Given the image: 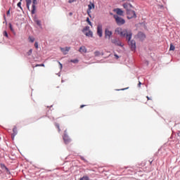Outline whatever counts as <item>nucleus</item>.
Here are the masks:
<instances>
[{
	"label": "nucleus",
	"instance_id": "obj_11",
	"mask_svg": "<svg viewBox=\"0 0 180 180\" xmlns=\"http://www.w3.org/2000/svg\"><path fill=\"white\" fill-rule=\"evenodd\" d=\"M16 134H18V128L16 127H14L13 129V134H11L13 140L15 139V136H16Z\"/></svg>",
	"mask_w": 180,
	"mask_h": 180
},
{
	"label": "nucleus",
	"instance_id": "obj_14",
	"mask_svg": "<svg viewBox=\"0 0 180 180\" xmlns=\"http://www.w3.org/2000/svg\"><path fill=\"white\" fill-rule=\"evenodd\" d=\"M86 36H87V37H93L94 36V33L92 32V31L89 30L87 32H86L84 34Z\"/></svg>",
	"mask_w": 180,
	"mask_h": 180
},
{
	"label": "nucleus",
	"instance_id": "obj_29",
	"mask_svg": "<svg viewBox=\"0 0 180 180\" xmlns=\"http://www.w3.org/2000/svg\"><path fill=\"white\" fill-rule=\"evenodd\" d=\"M9 27L11 32H15V30H13V27H12V24H9Z\"/></svg>",
	"mask_w": 180,
	"mask_h": 180
},
{
	"label": "nucleus",
	"instance_id": "obj_28",
	"mask_svg": "<svg viewBox=\"0 0 180 180\" xmlns=\"http://www.w3.org/2000/svg\"><path fill=\"white\" fill-rule=\"evenodd\" d=\"M17 6H18V8H20V9H22V2H18L17 4Z\"/></svg>",
	"mask_w": 180,
	"mask_h": 180
},
{
	"label": "nucleus",
	"instance_id": "obj_8",
	"mask_svg": "<svg viewBox=\"0 0 180 180\" xmlns=\"http://www.w3.org/2000/svg\"><path fill=\"white\" fill-rule=\"evenodd\" d=\"M111 42L115 44V46H119L120 47H122L123 45H122V42L120 41V40L117 39H115L111 40Z\"/></svg>",
	"mask_w": 180,
	"mask_h": 180
},
{
	"label": "nucleus",
	"instance_id": "obj_4",
	"mask_svg": "<svg viewBox=\"0 0 180 180\" xmlns=\"http://www.w3.org/2000/svg\"><path fill=\"white\" fill-rule=\"evenodd\" d=\"M123 8L126 9L127 12H129V11H132L133 9H134L133 5L129 3H124L123 4Z\"/></svg>",
	"mask_w": 180,
	"mask_h": 180
},
{
	"label": "nucleus",
	"instance_id": "obj_10",
	"mask_svg": "<svg viewBox=\"0 0 180 180\" xmlns=\"http://www.w3.org/2000/svg\"><path fill=\"white\" fill-rule=\"evenodd\" d=\"M112 31L109 30V29L106 28L105 30V37H108V39H110V37L112 36Z\"/></svg>",
	"mask_w": 180,
	"mask_h": 180
},
{
	"label": "nucleus",
	"instance_id": "obj_19",
	"mask_svg": "<svg viewBox=\"0 0 180 180\" xmlns=\"http://www.w3.org/2000/svg\"><path fill=\"white\" fill-rule=\"evenodd\" d=\"M83 33H86V32H89V27L86 26L82 30Z\"/></svg>",
	"mask_w": 180,
	"mask_h": 180
},
{
	"label": "nucleus",
	"instance_id": "obj_18",
	"mask_svg": "<svg viewBox=\"0 0 180 180\" xmlns=\"http://www.w3.org/2000/svg\"><path fill=\"white\" fill-rule=\"evenodd\" d=\"M34 21L35 22V23H37L38 26H41V22L37 18H35Z\"/></svg>",
	"mask_w": 180,
	"mask_h": 180
},
{
	"label": "nucleus",
	"instance_id": "obj_31",
	"mask_svg": "<svg viewBox=\"0 0 180 180\" xmlns=\"http://www.w3.org/2000/svg\"><path fill=\"white\" fill-rule=\"evenodd\" d=\"M35 67H44V64H37Z\"/></svg>",
	"mask_w": 180,
	"mask_h": 180
},
{
	"label": "nucleus",
	"instance_id": "obj_32",
	"mask_svg": "<svg viewBox=\"0 0 180 180\" xmlns=\"http://www.w3.org/2000/svg\"><path fill=\"white\" fill-rule=\"evenodd\" d=\"M74 2H77V0H69V1H68V3H69V4H72V3H74Z\"/></svg>",
	"mask_w": 180,
	"mask_h": 180
},
{
	"label": "nucleus",
	"instance_id": "obj_17",
	"mask_svg": "<svg viewBox=\"0 0 180 180\" xmlns=\"http://www.w3.org/2000/svg\"><path fill=\"white\" fill-rule=\"evenodd\" d=\"M70 49H71L70 47L61 48V51L63 53H67L70 51Z\"/></svg>",
	"mask_w": 180,
	"mask_h": 180
},
{
	"label": "nucleus",
	"instance_id": "obj_40",
	"mask_svg": "<svg viewBox=\"0 0 180 180\" xmlns=\"http://www.w3.org/2000/svg\"><path fill=\"white\" fill-rule=\"evenodd\" d=\"M70 15H72V13H70Z\"/></svg>",
	"mask_w": 180,
	"mask_h": 180
},
{
	"label": "nucleus",
	"instance_id": "obj_39",
	"mask_svg": "<svg viewBox=\"0 0 180 180\" xmlns=\"http://www.w3.org/2000/svg\"><path fill=\"white\" fill-rule=\"evenodd\" d=\"M115 57H116L117 58H119V56L117 55H115Z\"/></svg>",
	"mask_w": 180,
	"mask_h": 180
},
{
	"label": "nucleus",
	"instance_id": "obj_1",
	"mask_svg": "<svg viewBox=\"0 0 180 180\" xmlns=\"http://www.w3.org/2000/svg\"><path fill=\"white\" fill-rule=\"evenodd\" d=\"M115 32L116 34H120L121 37H126L131 51H136V41L131 40V37L133 36L131 31L117 27L115 29Z\"/></svg>",
	"mask_w": 180,
	"mask_h": 180
},
{
	"label": "nucleus",
	"instance_id": "obj_25",
	"mask_svg": "<svg viewBox=\"0 0 180 180\" xmlns=\"http://www.w3.org/2000/svg\"><path fill=\"white\" fill-rule=\"evenodd\" d=\"M80 179H82V180H89V177H88V176H84L82 178H81Z\"/></svg>",
	"mask_w": 180,
	"mask_h": 180
},
{
	"label": "nucleus",
	"instance_id": "obj_35",
	"mask_svg": "<svg viewBox=\"0 0 180 180\" xmlns=\"http://www.w3.org/2000/svg\"><path fill=\"white\" fill-rule=\"evenodd\" d=\"M138 86L140 88L141 86V82H139L138 84Z\"/></svg>",
	"mask_w": 180,
	"mask_h": 180
},
{
	"label": "nucleus",
	"instance_id": "obj_37",
	"mask_svg": "<svg viewBox=\"0 0 180 180\" xmlns=\"http://www.w3.org/2000/svg\"><path fill=\"white\" fill-rule=\"evenodd\" d=\"M11 15V11L8 10V11H7V15Z\"/></svg>",
	"mask_w": 180,
	"mask_h": 180
},
{
	"label": "nucleus",
	"instance_id": "obj_12",
	"mask_svg": "<svg viewBox=\"0 0 180 180\" xmlns=\"http://www.w3.org/2000/svg\"><path fill=\"white\" fill-rule=\"evenodd\" d=\"M86 51H87L86 47H85L84 46H81L79 49V52L81 53V54L86 53Z\"/></svg>",
	"mask_w": 180,
	"mask_h": 180
},
{
	"label": "nucleus",
	"instance_id": "obj_5",
	"mask_svg": "<svg viewBox=\"0 0 180 180\" xmlns=\"http://www.w3.org/2000/svg\"><path fill=\"white\" fill-rule=\"evenodd\" d=\"M92 9H95V4L90 1L87 9V14L89 16H91V11H92Z\"/></svg>",
	"mask_w": 180,
	"mask_h": 180
},
{
	"label": "nucleus",
	"instance_id": "obj_33",
	"mask_svg": "<svg viewBox=\"0 0 180 180\" xmlns=\"http://www.w3.org/2000/svg\"><path fill=\"white\" fill-rule=\"evenodd\" d=\"M4 36H5L6 37H8V32L6 31L4 32Z\"/></svg>",
	"mask_w": 180,
	"mask_h": 180
},
{
	"label": "nucleus",
	"instance_id": "obj_22",
	"mask_svg": "<svg viewBox=\"0 0 180 180\" xmlns=\"http://www.w3.org/2000/svg\"><path fill=\"white\" fill-rule=\"evenodd\" d=\"M33 53V49H30L29 51L27 53V56H32Z\"/></svg>",
	"mask_w": 180,
	"mask_h": 180
},
{
	"label": "nucleus",
	"instance_id": "obj_15",
	"mask_svg": "<svg viewBox=\"0 0 180 180\" xmlns=\"http://www.w3.org/2000/svg\"><path fill=\"white\" fill-rule=\"evenodd\" d=\"M115 12H116L117 15H120V16H122V15H123V11H122V9H120V8L115 9Z\"/></svg>",
	"mask_w": 180,
	"mask_h": 180
},
{
	"label": "nucleus",
	"instance_id": "obj_16",
	"mask_svg": "<svg viewBox=\"0 0 180 180\" xmlns=\"http://www.w3.org/2000/svg\"><path fill=\"white\" fill-rule=\"evenodd\" d=\"M27 9H30V5H32V0H25Z\"/></svg>",
	"mask_w": 180,
	"mask_h": 180
},
{
	"label": "nucleus",
	"instance_id": "obj_38",
	"mask_svg": "<svg viewBox=\"0 0 180 180\" xmlns=\"http://www.w3.org/2000/svg\"><path fill=\"white\" fill-rule=\"evenodd\" d=\"M148 101H151V98L148 97V96H146Z\"/></svg>",
	"mask_w": 180,
	"mask_h": 180
},
{
	"label": "nucleus",
	"instance_id": "obj_21",
	"mask_svg": "<svg viewBox=\"0 0 180 180\" xmlns=\"http://www.w3.org/2000/svg\"><path fill=\"white\" fill-rule=\"evenodd\" d=\"M94 56H95V57H98V56H101V52H99V51H95Z\"/></svg>",
	"mask_w": 180,
	"mask_h": 180
},
{
	"label": "nucleus",
	"instance_id": "obj_7",
	"mask_svg": "<svg viewBox=\"0 0 180 180\" xmlns=\"http://www.w3.org/2000/svg\"><path fill=\"white\" fill-rule=\"evenodd\" d=\"M36 5H37V0H33L32 1V9L31 13L34 15L36 13Z\"/></svg>",
	"mask_w": 180,
	"mask_h": 180
},
{
	"label": "nucleus",
	"instance_id": "obj_6",
	"mask_svg": "<svg viewBox=\"0 0 180 180\" xmlns=\"http://www.w3.org/2000/svg\"><path fill=\"white\" fill-rule=\"evenodd\" d=\"M67 131H65V134L63 136V140L65 141V144H69L71 142V139H70V136H68V135H67Z\"/></svg>",
	"mask_w": 180,
	"mask_h": 180
},
{
	"label": "nucleus",
	"instance_id": "obj_26",
	"mask_svg": "<svg viewBox=\"0 0 180 180\" xmlns=\"http://www.w3.org/2000/svg\"><path fill=\"white\" fill-rule=\"evenodd\" d=\"M70 63H73L74 64H77V63H78V60L77 59L71 60Z\"/></svg>",
	"mask_w": 180,
	"mask_h": 180
},
{
	"label": "nucleus",
	"instance_id": "obj_3",
	"mask_svg": "<svg viewBox=\"0 0 180 180\" xmlns=\"http://www.w3.org/2000/svg\"><path fill=\"white\" fill-rule=\"evenodd\" d=\"M127 18L129 19H136L137 18V15H136V11L134 10H130L129 11H127Z\"/></svg>",
	"mask_w": 180,
	"mask_h": 180
},
{
	"label": "nucleus",
	"instance_id": "obj_23",
	"mask_svg": "<svg viewBox=\"0 0 180 180\" xmlns=\"http://www.w3.org/2000/svg\"><path fill=\"white\" fill-rule=\"evenodd\" d=\"M56 127L58 129V131H61V129H60V124H55Z\"/></svg>",
	"mask_w": 180,
	"mask_h": 180
},
{
	"label": "nucleus",
	"instance_id": "obj_20",
	"mask_svg": "<svg viewBox=\"0 0 180 180\" xmlns=\"http://www.w3.org/2000/svg\"><path fill=\"white\" fill-rule=\"evenodd\" d=\"M169 50L170 51H174V50H175V46L172 44H170Z\"/></svg>",
	"mask_w": 180,
	"mask_h": 180
},
{
	"label": "nucleus",
	"instance_id": "obj_2",
	"mask_svg": "<svg viewBox=\"0 0 180 180\" xmlns=\"http://www.w3.org/2000/svg\"><path fill=\"white\" fill-rule=\"evenodd\" d=\"M114 18L115 19V22L118 25V26L124 25V23H126V21L124 20V19L119 17V15H115Z\"/></svg>",
	"mask_w": 180,
	"mask_h": 180
},
{
	"label": "nucleus",
	"instance_id": "obj_24",
	"mask_svg": "<svg viewBox=\"0 0 180 180\" xmlns=\"http://www.w3.org/2000/svg\"><path fill=\"white\" fill-rule=\"evenodd\" d=\"M29 40H30V41L31 43H34V37H29Z\"/></svg>",
	"mask_w": 180,
	"mask_h": 180
},
{
	"label": "nucleus",
	"instance_id": "obj_13",
	"mask_svg": "<svg viewBox=\"0 0 180 180\" xmlns=\"http://www.w3.org/2000/svg\"><path fill=\"white\" fill-rule=\"evenodd\" d=\"M138 37L140 39V40H144L146 39V34H144L143 32H139Z\"/></svg>",
	"mask_w": 180,
	"mask_h": 180
},
{
	"label": "nucleus",
	"instance_id": "obj_41",
	"mask_svg": "<svg viewBox=\"0 0 180 180\" xmlns=\"http://www.w3.org/2000/svg\"><path fill=\"white\" fill-rule=\"evenodd\" d=\"M20 2H22V0H20Z\"/></svg>",
	"mask_w": 180,
	"mask_h": 180
},
{
	"label": "nucleus",
	"instance_id": "obj_34",
	"mask_svg": "<svg viewBox=\"0 0 180 180\" xmlns=\"http://www.w3.org/2000/svg\"><path fill=\"white\" fill-rule=\"evenodd\" d=\"M85 106H86V105H80V109H82V108H85Z\"/></svg>",
	"mask_w": 180,
	"mask_h": 180
},
{
	"label": "nucleus",
	"instance_id": "obj_30",
	"mask_svg": "<svg viewBox=\"0 0 180 180\" xmlns=\"http://www.w3.org/2000/svg\"><path fill=\"white\" fill-rule=\"evenodd\" d=\"M34 47H35V49H39V43L38 42L34 43Z\"/></svg>",
	"mask_w": 180,
	"mask_h": 180
},
{
	"label": "nucleus",
	"instance_id": "obj_36",
	"mask_svg": "<svg viewBox=\"0 0 180 180\" xmlns=\"http://www.w3.org/2000/svg\"><path fill=\"white\" fill-rule=\"evenodd\" d=\"M59 63V65H60V70L63 68V64H61V63L58 62Z\"/></svg>",
	"mask_w": 180,
	"mask_h": 180
},
{
	"label": "nucleus",
	"instance_id": "obj_9",
	"mask_svg": "<svg viewBox=\"0 0 180 180\" xmlns=\"http://www.w3.org/2000/svg\"><path fill=\"white\" fill-rule=\"evenodd\" d=\"M97 34L99 36V37H102V36H103L102 25H98Z\"/></svg>",
	"mask_w": 180,
	"mask_h": 180
},
{
	"label": "nucleus",
	"instance_id": "obj_27",
	"mask_svg": "<svg viewBox=\"0 0 180 180\" xmlns=\"http://www.w3.org/2000/svg\"><path fill=\"white\" fill-rule=\"evenodd\" d=\"M86 20L90 26H92V22H91V21L89 20V18H87Z\"/></svg>",
	"mask_w": 180,
	"mask_h": 180
}]
</instances>
